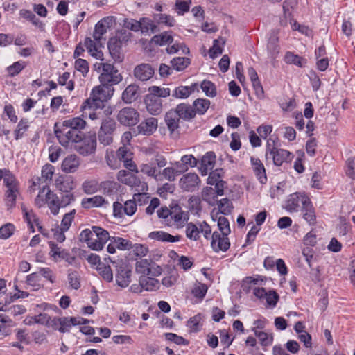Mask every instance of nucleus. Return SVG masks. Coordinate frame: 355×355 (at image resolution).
<instances>
[{"label": "nucleus", "mask_w": 355, "mask_h": 355, "mask_svg": "<svg viewBox=\"0 0 355 355\" xmlns=\"http://www.w3.org/2000/svg\"><path fill=\"white\" fill-rule=\"evenodd\" d=\"M74 200L75 196L71 191L64 192V193H62L61 199H59V198L49 189L47 183L42 187L35 200V204L39 207H41L45 201L51 209V213L54 215L58 213L60 207H66Z\"/></svg>", "instance_id": "f257e3e1"}, {"label": "nucleus", "mask_w": 355, "mask_h": 355, "mask_svg": "<svg viewBox=\"0 0 355 355\" xmlns=\"http://www.w3.org/2000/svg\"><path fill=\"white\" fill-rule=\"evenodd\" d=\"M157 216L161 219L170 217L174 222H187L189 211L182 209L178 200H172L169 206L163 205L157 211Z\"/></svg>", "instance_id": "f03ea898"}, {"label": "nucleus", "mask_w": 355, "mask_h": 355, "mask_svg": "<svg viewBox=\"0 0 355 355\" xmlns=\"http://www.w3.org/2000/svg\"><path fill=\"white\" fill-rule=\"evenodd\" d=\"M3 186L6 188L3 201L7 209L10 210L15 207L16 200L20 196L19 183L15 176L12 175L5 178Z\"/></svg>", "instance_id": "7ed1b4c3"}, {"label": "nucleus", "mask_w": 355, "mask_h": 355, "mask_svg": "<svg viewBox=\"0 0 355 355\" xmlns=\"http://www.w3.org/2000/svg\"><path fill=\"white\" fill-rule=\"evenodd\" d=\"M96 145V133L88 132V134L86 135L82 132L80 133V138L75 141L73 147L80 155L88 156L95 153Z\"/></svg>", "instance_id": "20e7f679"}, {"label": "nucleus", "mask_w": 355, "mask_h": 355, "mask_svg": "<svg viewBox=\"0 0 355 355\" xmlns=\"http://www.w3.org/2000/svg\"><path fill=\"white\" fill-rule=\"evenodd\" d=\"M101 67H102V73L99 76L101 84L113 87V85H117L122 80V76L113 64L100 63L98 69H100Z\"/></svg>", "instance_id": "39448f33"}, {"label": "nucleus", "mask_w": 355, "mask_h": 355, "mask_svg": "<svg viewBox=\"0 0 355 355\" xmlns=\"http://www.w3.org/2000/svg\"><path fill=\"white\" fill-rule=\"evenodd\" d=\"M272 145L270 141H268L266 145V157L268 159L270 155L273 161V164L277 166H281L284 163H289L292 161L294 156L288 150L278 148L275 146V141H272Z\"/></svg>", "instance_id": "423d86ee"}, {"label": "nucleus", "mask_w": 355, "mask_h": 355, "mask_svg": "<svg viewBox=\"0 0 355 355\" xmlns=\"http://www.w3.org/2000/svg\"><path fill=\"white\" fill-rule=\"evenodd\" d=\"M54 132L59 141V143L64 147L73 146L75 143V141L80 138V133L82 132H77L76 130H73L71 128H67L65 126H62L60 128H58V123L55 124L54 127Z\"/></svg>", "instance_id": "0eeeda50"}, {"label": "nucleus", "mask_w": 355, "mask_h": 355, "mask_svg": "<svg viewBox=\"0 0 355 355\" xmlns=\"http://www.w3.org/2000/svg\"><path fill=\"white\" fill-rule=\"evenodd\" d=\"M116 268L115 279L116 284L121 288H126L131 282L132 267L125 262L112 261Z\"/></svg>", "instance_id": "6e6552de"}, {"label": "nucleus", "mask_w": 355, "mask_h": 355, "mask_svg": "<svg viewBox=\"0 0 355 355\" xmlns=\"http://www.w3.org/2000/svg\"><path fill=\"white\" fill-rule=\"evenodd\" d=\"M85 250L74 247L71 250L62 249L61 255L59 258L67 263V266H71L76 268H80L81 263L80 260L85 257Z\"/></svg>", "instance_id": "1a4fd4ad"}, {"label": "nucleus", "mask_w": 355, "mask_h": 355, "mask_svg": "<svg viewBox=\"0 0 355 355\" xmlns=\"http://www.w3.org/2000/svg\"><path fill=\"white\" fill-rule=\"evenodd\" d=\"M139 113L136 109L125 107L119 111L116 119L120 124L124 126H134L139 122Z\"/></svg>", "instance_id": "9d476101"}, {"label": "nucleus", "mask_w": 355, "mask_h": 355, "mask_svg": "<svg viewBox=\"0 0 355 355\" xmlns=\"http://www.w3.org/2000/svg\"><path fill=\"white\" fill-rule=\"evenodd\" d=\"M187 223L186 228L187 237L193 241H198L200 239V234H203L205 239H208L211 233V228L209 223Z\"/></svg>", "instance_id": "9b49d317"}, {"label": "nucleus", "mask_w": 355, "mask_h": 355, "mask_svg": "<svg viewBox=\"0 0 355 355\" xmlns=\"http://www.w3.org/2000/svg\"><path fill=\"white\" fill-rule=\"evenodd\" d=\"M162 100L152 94H147L144 98L146 108L149 114L157 116L162 113L163 109Z\"/></svg>", "instance_id": "f8f14e48"}, {"label": "nucleus", "mask_w": 355, "mask_h": 355, "mask_svg": "<svg viewBox=\"0 0 355 355\" xmlns=\"http://www.w3.org/2000/svg\"><path fill=\"white\" fill-rule=\"evenodd\" d=\"M200 182L198 175L196 173H189L184 175L180 180V187L185 191H194Z\"/></svg>", "instance_id": "ddd939ff"}, {"label": "nucleus", "mask_w": 355, "mask_h": 355, "mask_svg": "<svg viewBox=\"0 0 355 355\" xmlns=\"http://www.w3.org/2000/svg\"><path fill=\"white\" fill-rule=\"evenodd\" d=\"M154 74V69L150 64L142 63L137 65L133 70V75L137 80L145 82L150 79Z\"/></svg>", "instance_id": "4468645a"}, {"label": "nucleus", "mask_w": 355, "mask_h": 355, "mask_svg": "<svg viewBox=\"0 0 355 355\" xmlns=\"http://www.w3.org/2000/svg\"><path fill=\"white\" fill-rule=\"evenodd\" d=\"M211 246L216 252H226L230 247L228 237L222 236L218 232H214L211 236Z\"/></svg>", "instance_id": "2eb2a0df"}, {"label": "nucleus", "mask_w": 355, "mask_h": 355, "mask_svg": "<svg viewBox=\"0 0 355 355\" xmlns=\"http://www.w3.org/2000/svg\"><path fill=\"white\" fill-rule=\"evenodd\" d=\"M121 40L118 38V37H111L108 41L107 47L109 52L115 62H121L123 60L121 53Z\"/></svg>", "instance_id": "dca6fc26"}, {"label": "nucleus", "mask_w": 355, "mask_h": 355, "mask_svg": "<svg viewBox=\"0 0 355 355\" xmlns=\"http://www.w3.org/2000/svg\"><path fill=\"white\" fill-rule=\"evenodd\" d=\"M158 121L156 118L149 117L142 121L137 127L138 134L151 135L157 128Z\"/></svg>", "instance_id": "f3484780"}, {"label": "nucleus", "mask_w": 355, "mask_h": 355, "mask_svg": "<svg viewBox=\"0 0 355 355\" xmlns=\"http://www.w3.org/2000/svg\"><path fill=\"white\" fill-rule=\"evenodd\" d=\"M164 121L171 135L180 128V119L173 108L166 112Z\"/></svg>", "instance_id": "a211bd4d"}, {"label": "nucleus", "mask_w": 355, "mask_h": 355, "mask_svg": "<svg viewBox=\"0 0 355 355\" xmlns=\"http://www.w3.org/2000/svg\"><path fill=\"white\" fill-rule=\"evenodd\" d=\"M250 162L252 166L253 171L259 182L264 184L267 182V176L265 167L259 158L250 157Z\"/></svg>", "instance_id": "6ab92c4d"}, {"label": "nucleus", "mask_w": 355, "mask_h": 355, "mask_svg": "<svg viewBox=\"0 0 355 355\" xmlns=\"http://www.w3.org/2000/svg\"><path fill=\"white\" fill-rule=\"evenodd\" d=\"M173 109L178 114L179 118L184 121H190L195 117L193 107L189 104L182 103Z\"/></svg>", "instance_id": "aec40b11"}, {"label": "nucleus", "mask_w": 355, "mask_h": 355, "mask_svg": "<svg viewBox=\"0 0 355 355\" xmlns=\"http://www.w3.org/2000/svg\"><path fill=\"white\" fill-rule=\"evenodd\" d=\"M139 96V87L136 84H130L126 87L121 95L122 101L127 104L135 102Z\"/></svg>", "instance_id": "412c9836"}, {"label": "nucleus", "mask_w": 355, "mask_h": 355, "mask_svg": "<svg viewBox=\"0 0 355 355\" xmlns=\"http://www.w3.org/2000/svg\"><path fill=\"white\" fill-rule=\"evenodd\" d=\"M148 238L162 242L175 243L181 240L182 236H173L164 231H154L149 233Z\"/></svg>", "instance_id": "4be33fe9"}, {"label": "nucleus", "mask_w": 355, "mask_h": 355, "mask_svg": "<svg viewBox=\"0 0 355 355\" xmlns=\"http://www.w3.org/2000/svg\"><path fill=\"white\" fill-rule=\"evenodd\" d=\"M309 198L304 194L300 193H295L289 196V198L286 201V208L288 211H295L300 205L302 207L304 206V199Z\"/></svg>", "instance_id": "5701e85b"}, {"label": "nucleus", "mask_w": 355, "mask_h": 355, "mask_svg": "<svg viewBox=\"0 0 355 355\" xmlns=\"http://www.w3.org/2000/svg\"><path fill=\"white\" fill-rule=\"evenodd\" d=\"M103 100L101 99L96 95L93 96L92 92H91L90 96L87 98L81 105V110L87 114V109H100L103 107Z\"/></svg>", "instance_id": "b1692460"}, {"label": "nucleus", "mask_w": 355, "mask_h": 355, "mask_svg": "<svg viewBox=\"0 0 355 355\" xmlns=\"http://www.w3.org/2000/svg\"><path fill=\"white\" fill-rule=\"evenodd\" d=\"M55 186L58 189L64 193L73 190L76 187V184L72 177L61 175L55 180Z\"/></svg>", "instance_id": "393cba45"}, {"label": "nucleus", "mask_w": 355, "mask_h": 355, "mask_svg": "<svg viewBox=\"0 0 355 355\" xmlns=\"http://www.w3.org/2000/svg\"><path fill=\"white\" fill-rule=\"evenodd\" d=\"M117 180L130 187L138 186L140 180L134 174L125 170H121L117 173Z\"/></svg>", "instance_id": "a878e982"}, {"label": "nucleus", "mask_w": 355, "mask_h": 355, "mask_svg": "<svg viewBox=\"0 0 355 355\" xmlns=\"http://www.w3.org/2000/svg\"><path fill=\"white\" fill-rule=\"evenodd\" d=\"M78 157L75 155H71L64 159L62 163V170L66 173H74L79 167Z\"/></svg>", "instance_id": "bb28decb"}, {"label": "nucleus", "mask_w": 355, "mask_h": 355, "mask_svg": "<svg viewBox=\"0 0 355 355\" xmlns=\"http://www.w3.org/2000/svg\"><path fill=\"white\" fill-rule=\"evenodd\" d=\"M113 17H106L100 20L96 25L93 33V37L95 41L100 42L102 36L107 33L105 24H109Z\"/></svg>", "instance_id": "cd10ccee"}, {"label": "nucleus", "mask_w": 355, "mask_h": 355, "mask_svg": "<svg viewBox=\"0 0 355 355\" xmlns=\"http://www.w3.org/2000/svg\"><path fill=\"white\" fill-rule=\"evenodd\" d=\"M114 91V89L112 86L101 84L100 85L94 87L92 90V92L93 96L96 95L104 101L111 98V96L113 95Z\"/></svg>", "instance_id": "c85d7f7f"}, {"label": "nucleus", "mask_w": 355, "mask_h": 355, "mask_svg": "<svg viewBox=\"0 0 355 355\" xmlns=\"http://www.w3.org/2000/svg\"><path fill=\"white\" fill-rule=\"evenodd\" d=\"M232 203L230 200L227 198H223L218 202V210L214 209L211 211V216L213 220H216L215 216L217 217L218 214H224L227 215L230 213L232 209Z\"/></svg>", "instance_id": "c756f323"}, {"label": "nucleus", "mask_w": 355, "mask_h": 355, "mask_svg": "<svg viewBox=\"0 0 355 355\" xmlns=\"http://www.w3.org/2000/svg\"><path fill=\"white\" fill-rule=\"evenodd\" d=\"M146 198L145 193H135L133 196V200H129L125 202L123 205L124 213L128 216H132L137 210L135 201H141V198Z\"/></svg>", "instance_id": "7c9ffc66"}, {"label": "nucleus", "mask_w": 355, "mask_h": 355, "mask_svg": "<svg viewBox=\"0 0 355 355\" xmlns=\"http://www.w3.org/2000/svg\"><path fill=\"white\" fill-rule=\"evenodd\" d=\"M139 282L141 284L144 290L148 291H155L159 288V282L157 279L148 275L141 276Z\"/></svg>", "instance_id": "2f4dec72"}, {"label": "nucleus", "mask_w": 355, "mask_h": 355, "mask_svg": "<svg viewBox=\"0 0 355 355\" xmlns=\"http://www.w3.org/2000/svg\"><path fill=\"white\" fill-rule=\"evenodd\" d=\"M304 204V206L302 207L303 218L307 222L314 221L316 219V216L311 200L305 198Z\"/></svg>", "instance_id": "473e14b6"}, {"label": "nucleus", "mask_w": 355, "mask_h": 355, "mask_svg": "<svg viewBox=\"0 0 355 355\" xmlns=\"http://www.w3.org/2000/svg\"><path fill=\"white\" fill-rule=\"evenodd\" d=\"M107 203L105 200L101 196H95L92 198H85L82 200V207L85 209L98 207Z\"/></svg>", "instance_id": "72a5a7b5"}, {"label": "nucleus", "mask_w": 355, "mask_h": 355, "mask_svg": "<svg viewBox=\"0 0 355 355\" xmlns=\"http://www.w3.org/2000/svg\"><path fill=\"white\" fill-rule=\"evenodd\" d=\"M62 124L63 126L67 128H71L77 132H83L82 130L85 128L86 122L80 117H76L64 121Z\"/></svg>", "instance_id": "f704fd0d"}, {"label": "nucleus", "mask_w": 355, "mask_h": 355, "mask_svg": "<svg viewBox=\"0 0 355 355\" xmlns=\"http://www.w3.org/2000/svg\"><path fill=\"white\" fill-rule=\"evenodd\" d=\"M252 330L254 335L259 338L263 350H266V347L272 344L273 336L272 334H269L264 331L256 330V328H252Z\"/></svg>", "instance_id": "c9c22d12"}, {"label": "nucleus", "mask_w": 355, "mask_h": 355, "mask_svg": "<svg viewBox=\"0 0 355 355\" xmlns=\"http://www.w3.org/2000/svg\"><path fill=\"white\" fill-rule=\"evenodd\" d=\"M210 106V101L206 98H197L193 103L192 107L195 112L200 115L204 114Z\"/></svg>", "instance_id": "e433bc0d"}, {"label": "nucleus", "mask_w": 355, "mask_h": 355, "mask_svg": "<svg viewBox=\"0 0 355 355\" xmlns=\"http://www.w3.org/2000/svg\"><path fill=\"white\" fill-rule=\"evenodd\" d=\"M151 263H153L152 260L141 259L140 261L136 262L135 270L137 273L141 274V276H149Z\"/></svg>", "instance_id": "4c0bfd02"}, {"label": "nucleus", "mask_w": 355, "mask_h": 355, "mask_svg": "<svg viewBox=\"0 0 355 355\" xmlns=\"http://www.w3.org/2000/svg\"><path fill=\"white\" fill-rule=\"evenodd\" d=\"M190 64V58L185 57H176L171 60L172 69L178 71H184Z\"/></svg>", "instance_id": "58836bf2"}, {"label": "nucleus", "mask_w": 355, "mask_h": 355, "mask_svg": "<svg viewBox=\"0 0 355 355\" xmlns=\"http://www.w3.org/2000/svg\"><path fill=\"white\" fill-rule=\"evenodd\" d=\"M188 209L192 214L199 216L202 211L200 198L196 196L190 197L188 200Z\"/></svg>", "instance_id": "ea45409f"}, {"label": "nucleus", "mask_w": 355, "mask_h": 355, "mask_svg": "<svg viewBox=\"0 0 355 355\" xmlns=\"http://www.w3.org/2000/svg\"><path fill=\"white\" fill-rule=\"evenodd\" d=\"M284 61L286 64H295L299 67H303L304 63L306 62V60L302 57L290 51L286 52L284 56Z\"/></svg>", "instance_id": "a19ab883"}, {"label": "nucleus", "mask_w": 355, "mask_h": 355, "mask_svg": "<svg viewBox=\"0 0 355 355\" xmlns=\"http://www.w3.org/2000/svg\"><path fill=\"white\" fill-rule=\"evenodd\" d=\"M67 279L73 289L78 290L80 288V277L76 270L69 269L67 270Z\"/></svg>", "instance_id": "79ce46f5"}, {"label": "nucleus", "mask_w": 355, "mask_h": 355, "mask_svg": "<svg viewBox=\"0 0 355 355\" xmlns=\"http://www.w3.org/2000/svg\"><path fill=\"white\" fill-rule=\"evenodd\" d=\"M96 270L101 277L107 282H111L113 280V272L111 267L105 263H99L97 266Z\"/></svg>", "instance_id": "37998d69"}, {"label": "nucleus", "mask_w": 355, "mask_h": 355, "mask_svg": "<svg viewBox=\"0 0 355 355\" xmlns=\"http://www.w3.org/2000/svg\"><path fill=\"white\" fill-rule=\"evenodd\" d=\"M181 161L182 164L179 162L176 163V165L178 167L182 168V171H187L188 169V166L195 167L198 164V159L192 155H185L182 157Z\"/></svg>", "instance_id": "c03bdc74"}, {"label": "nucleus", "mask_w": 355, "mask_h": 355, "mask_svg": "<svg viewBox=\"0 0 355 355\" xmlns=\"http://www.w3.org/2000/svg\"><path fill=\"white\" fill-rule=\"evenodd\" d=\"M140 171L144 174L147 175L149 177L153 178L155 180H158V176L161 174L160 172L157 173V169L155 166L153 165V162L148 164H143L140 166Z\"/></svg>", "instance_id": "a18cd8bd"}, {"label": "nucleus", "mask_w": 355, "mask_h": 355, "mask_svg": "<svg viewBox=\"0 0 355 355\" xmlns=\"http://www.w3.org/2000/svg\"><path fill=\"white\" fill-rule=\"evenodd\" d=\"M116 129V123L112 118L105 117L102 120L100 129L101 132H105L114 135Z\"/></svg>", "instance_id": "49530a36"}, {"label": "nucleus", "mask_w": 355, "mask_h": 355, "mask_svg": "<svg viewBox=\"0 0 355 355\" xmlns=\"http://www.w3.org/2000/svg\"><path fill=\"white\" fill-rule=\"evenodd\" d=\"M173 41L172 35L168 34L167 32H163L161 34L154 35L151 42L155 44L162 46L166 44H171Z\"/></svg>", "instance_id": "de8ad7c7"}, {"label": "nucleus", "mask_w": 355, "mask_h": 355, "mask_svg": "<svg viewBox=\"0 0 355 355\" xmlns=\"http://www.w3.org/2000/svg\"><path fill=\"white\" fill-rule=\"evenodd\" d=\"M100 187L103 189L105 194L111 196L117 192L119 185L115 181L107 180L102 182Z\"/></svg>", "instance_id": "09e8293b"}, {"label": "nucleus", "mask_w": 355, "mask_h": 355, "mask_svg": "<svg viewBox=\"0 0 355 355\" xmlns=\"http://www.w3.org/2000/svg\"><path fill=\"white\" fill-rule=\"evenodd\" d=\"M200 87L208 97H215L217 94L216 87L214 83L210 80H204L201 84Z\"/></svg>", "instance_id": "8fccbe9b"}, {"label": "nucleus", "mask_w": 355, "mask_h": 355, "mask_svg": "<svg viewBox=\"0 0 355 355\" xmlns=\"http://www.w3.org/2000/svg\"><path fill=\"white\" fill-rule=\"evenodd\" d=\"M139 24H140L141 28L139 31H141L142 33H148L150 30L152 33H155L157 29V26L153 24V21L147 17H141L139 20Z\"/></svg>", "instance_id": "3c124183"}, {"label": "nucleus", "mask_w": 355, "mask_h": 355, "mask_svg": "<svg viewBox=\"0 0 355 355\" xmlns=\"http://www.w3.org/2000/svg\"><path fill=\"white\" fill-rule=\"evenodd\" d=\"M29 128L28 122L26 119H21L18 123L16 129L14 131L15 139L19 140L21 139L25 132Z\"/></svg>", "instance_id": "603ef678"}, {"label": "nucleus", "mask_w": 355, "mask_h": 355, "mask_svg": "<svg viewBox=\"0 0 355 355\" xmlns=\"http://www.w3.org/2000/svg\"><path fill=\"white\" fill-rule=\"evenodd\" d=\"M267 49L271 58H276L279 53V46L278 45V37L276 36L270 37L267 44Z\"/></svg>", "instance_id": "864d4df0"}, {"label": "nucleus", "mask_w": 355, "mask_h": 355, "mask_svg": "<svg viewBox=\"0 0 355 355\" xmlns=\"http://www.w3.org/2000/svg\"><path fill=\"white\" fill-rule=\"evenodd\" d=\"M192 94V89L187 86L180 85L177 87L172 93V96L176 98H187Z\"/></svg>", "instance_id": "5fc2aeb1"}, {"label": "nucleus", "mask_w": 355, "mask_h": 355, "mask_svg": "<svg viewBox=\"0 0 355 355\" xmlns=\"http://www.w3.org/2000/svg\"><path fill=\"white\" fill-rule=\"evenodd\" d=\"M100 185L95 180H85L82 184V189L86 194H92L98 191Z\"/></svg>", "instance_id": "6e6d98bb"}, {"label": "nucleus", "mask_w": 355, "mask_h": 355, "mask_svg": "<svg viewBox=\"0 0 355 355\" xmlns=\"http://www.w3.org/2000/svg\"><path fill=\"white\" fill-rule=\"evenodd\" d=\"M149 94H152L159 98H166L170 96L171 90L169 88H161L158 86H151L148 88Z\"/></svg>", "instance_id": "4d7b16f0"}, {"label": "nucleus", "mask_w": 355, "mask_h": 355, "mask_svg": "<svg viewBox=\"0 0 355 355\" xmlns=\"http://www.w3.org/2000/svg\"><path fill=\"white\" fill-rule=\"evenodd\" d=\"M25 67L26 64L24 62L17 61L8 66L6 68V71L9 76L14 77L18 75Z\"/></svg>", "instance_id": "13d9d810"}, {"label": "nucleus", "mask_w": 355, "mask_h": 355, "mask_svg": "<svg viewBox=\"0 0 355 355\" xmlns=\"http://www.w3.org/2000/svg\"><path fill=\"white\" fill-rule=\"evenodd\" d=\"M15 231V227L13 223H4L0 227V239H7L13 235Z\"/></svg>", "instance_id": "bf43d9fd"}, {"label": "nucleus", "mask_w": 355, "mask_h": 355, "mask_svg": "<svg viewBox=\"0 0 355 355\" xmlns=\"http://www.w3.org/2000/svg\"><path fill=\"white\" fill-rule=\"evenodd\" d=\"M336 230L340 236L350 237L352 234L351 223H338Z\"/></svg>", "instance_id": "052dcab7"}, {"label": "nucleus", "mask_w": 355, "mask_h": 355, "mask_svg": "<svg viewBox=\"0 0 355 355\" xmlns=\"http://www.w3.org/2000/svg\"><path fill=\"white\" fill-rule=\"evenodd\" d=\"M265 298L267 305L270 308H275L279 300V295L275 290L271 289L268 292Z\"/></svg>", "instance_id": "680f3d73"}, {"label": "nucleus", "mask_w": 355, "mask_h": 355, "mask_svg": "<svg viewBox=\"0 0 355 355\" xmlns=\"http://www.w3.org/2000/svg\"><path fill=\"white\" fill-rule=\"evenodd\" d=\"M117 249L120 250H130L132 248V243L130 240L119 236H113Z\"/></svg>", "instance_id": "e2e57ef3"}, {"label": "nucleus", "mask_w": 355, "mask_h": 355, "mask_svg": "<svg viewBox=\"0 0 355 355\" xmlns=\"http://www.w3.org/2000/svg\"><path fill=\"white\" fill-rule=\"evenodd\" d=\"M164 336L167 340L173 342L178 345H188L189 343V340L182 336H178L174 333H166Z\"/></svg>", "instance_id": "0e129e2a"}, {"label": "nucleus", "mask_w": 355, "mask_h": 355, "mask_svg": "<svg viewBox=\"0 0 355 355\" xmlns=\"http://www.w3.org/2000/svg\"><path fill=\"white\" fill-rule=\"evenodd\" d=\"M70 78L69 72H64L62 75L60 76L58 82L60 85L64 86L67 85V89L69 91H72L74 89L75 83L73 80H71L67 82L69 78Z\"/></svg>", "instance_id": "69168bd1"}, {"label": "nucleus", "mask_w": 355, "mask_h": 355, "mask_svg": "<svg viewBox=\"0 0 355 355\" xmlns=\"http://www.w3.org/2000/svg\"><path fill=\"white\" fill-rule=\"evenodd\" d=\"M216 163V155L213 151H209L205 153V155L201 159V165L202 166H210L213 168Z\"/></svg>", "instance_id": "338daca9"}, {"label": "nucleus", "mask_w": 355, "mask_h": 355, "mask_svg": "<svg viewBox=\"0 0 355 355\" xmlns=\"http://www.w3.org/2000/svg\"><path fill=\"white\" fill-rule=\"evenodd\" d=\"M154 19L159 24H164L168 26H173L175 24V19L173 17L166 14H157L154 16Z\"/></svg>", "instance_id": "774afa93"}]
</instances>
